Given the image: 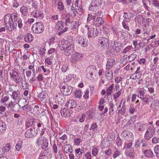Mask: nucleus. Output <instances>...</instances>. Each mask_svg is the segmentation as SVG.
I'll list each match as a JSON object with an SVG mask.
<instances>
[{"mask_svg":"<svg viewBox=\"0 0 159 159\" xmlns=\"http://www.w3.org/2000/svg\"><path fill=\"white\" fill-rule=\"evenodd\" d=\"M61 50L64 51V54L68 56L74 52V45L71 39L62 40L58 45Z\"/></svg>","mask_w":159,"mask_h":159,"instance_id":"nucleus-1","label":"nucleus"},{"mask_svg":"<svg viewBox=\"0 0 159 159\" xmlns=\"http://www.w3.org/2000/svg\"><path fill=\"white\" fill-rule=\"evenodd\" d=\"M10 80L16 84H19L20 82L21 79L20 73L15 70H11L9 73Z\"/></svg>","mask_w":159,"mask_h":159,"instance_id":"nucleus-2","label":"nucleus"},{"mask_svg":"<svg viewBox=\"0 0 159 159\" xmlns=\"http://www.w3.org/2000/svg\"><path fill=\"white\" fill-rule=\"evenodd\" d=\"M83 54L80 52H75L71 54L70 61L72 64H75L82 61L83 59Z\"/></svg>","mask_w":159,"mask_h":159,"instance_id":"nucleus-3","label":"nucleus"},{"mask_svg":"<svg viewBox=\"0 0 159 159\" xmlns=\"http://www.w3.org/2000/svg\"><path fill=\"white\" fill-rule=\"evenodd\" d=\"M4 22L6 30L7 31L12 32L16 28L17 26V23L12 22L8 20V18L7 19L4 18Z\"/></svg>","mask_w":159,"mask_h":159,"instance_id":"nucleus-4","label":"nucleus"},{"mask_svg":"<svg viewBox=\"0 0 159 159\" xmlns=\"http://www.w3.org/2000/svg\"><path fill=\"white\" fill-rule=\"evenodd\" d=\"M44 27L43 23L36 22L34 24L32 27L33 31L37 34H40L43 31Z\"/></svg>","mask_w":159,"mask_h":159,"instance_id":"nucleus-5","label":"nucleus"},{"mask_svg":"<svg viewBox=\"0 0 159 159\" xmlns=\"http://www.w3.org/2000/svg\"><path fill=\"white\" fill-rule=\"evenodd\" d=\"M60 88L62 93L66 96L70 95L73 90V88L68 86L65 84H61L60 85Z\"/></svg>","mask_w":159,"mask_h":159,"instance_id":"nucleus-6","label":"nucleus"},{"mask_svg":"<svg viewBox=\"0 0 159 159\" xmlns=\"http://www.w3.org/2000/svg\"><path fill=\"white\" fill-rule=\"evenodd\" d=\"M36 143L39 146L41 145L42 149H46L48 146V143L47 139L41 136L39 137L36 141Z\"/></svg>","mask_w":159,"mask_h":159,"instance_id":"nucleus-7","label":"nucleus"},{"mask_svg":"<svg viewBox=\"0 0 159 159\" xmlns=\"http://www.w3.org/2000/svg\"><path fill=\"white\" fill-rule=\"evenodd\" d=\"M99 42L103 50L107 49L109 47V44L107 39L103 37H100L99 39Z\"/></svg>","mask_w":159,"mask_h":159,"instance_id":"nucleus-8","label":"nucleus"},{"mask_svg":"<svg viewBox=\"0 0 159 159\" xmlns=\"http://www.w3.org/2000/svg\"><path fill=\"white\" fill-rule=\"evenodd\" d=\"M155 132L154 126L153 125L150 126L145 133L144 135L145 139L149 140L153 136Z\"/></svg>","mask_w":159,"mask_h":159,"instance_id":"nucleus-9","label":"nucleus"},{"mask_svg":"<svg viewBox=\"0 0 159 159\" xmlns=\"http://www.w3.org/2000/svg\"><path fill=\"white\" fill-rule=\"evenodd\" d=\"M76 42L83 47H86L88 45V40L84 36H78L76 37Z\"/></svg>","mask_w":159,"mask_h":159,"instance_id":"nucleus-10","label":"nucleus"},{"mask_svg":"<svg viewBox=\"0 0 159 159\" xmlns=\"http://www.w3.org/2000/svg\"><path fill=\"white\" fill-rule=\"evenodd\" d=\"M121 135L125 139L129 141H132L134 140V135L130 131H124L122 132Z\"/></svg>","mask_w":159,"mask_h":159,"instance_id":"nucleus-11","label":"nucleus"},{"mask_svg":"<svg viewBox=\"0 0 159 159\" xmlns=\"http://www.w3.org/2000/svg\"><path fill=\"white\" fill-rule=\"evenodd\" d=\"M8 92H11L12 94L11 95V98L14 101L17 102H19L20 100V92L18 91H16L11 89L10 91H8Z\"/></svg>","mask_w":159,"mask_h":159,"instance_id":"nucleus-12","label":"nucleus"},{"mask_svg":"<svg viewBox=\"0 0 159 159\" xmlns=\"http://www.w3.org/2000/svg\"><path fill=\"white\" fill-rule=\"evenodd\" d=\"M5 19L8 18V20L12 22L17 23V20H18V15L17 13H13L11 14H7L5 16Z\"/></svg>","mask_w":159,"mask_h":159,"instance_id":"nucleus-13","label":"nucleus"},{"mask_svg":"<svg viewBox=\"0 0 159 159\" xmlns=\"http://www.w3.org/2000/svg\"><path fill=\"white\" fill-rule=\"evenodd\" d=\"M147 125L141 122H137L134 125V127L136 131H143L146 128Z\"/></svg>","mask_w":159,"mask_h":159,"instance_id":"nucleus-14","label":"nucleus"},{"mask_svg":"<svg viewBox=\"0 0 159 159\" xmlns=\"http://www.w3.org/2000/svg\"><path fill=\"white\" fill-rule=\"evenodd\" d=\"M31 14L35 18L42 19L43 17V13L39 9L33 10Z\"/></svg>","mask_w":159,"mask_h":159,"instance_id":"nucleus-15","label":"nucleus"},{"mask_svg":"<svg viewBox=\"0 0 159 159\" xmlns=\"http://www.w3.org/2000/svg\"><path fill=\"white\" fill-rule=\"evenodd\" d=\"M98 34V31L96 29L91 28L88 31V35L89 38H94L97 36Z\"/></svg>","mask_w":159,"mask_h":159,"instance_id":"nucleus-16","label":"nucleus"},{"mask_svg":"<svg viewBox=\"0 0 159 159\" xmlns=\"http://www.w3.org/2000/svg\"><path fill=\"white\" fill-rule=\"evenodd\" d=\"M123 48L122 43L117 41H114V44L112 47L113 49L117 52H119Z\"/></svg>","mask_w":159,"mask_h":159,"instance_id":"nucleus-17","label":"nucleus"},{"mask_svg":"<svg viewBox=\"0 0 159 159\" xmlns=\"http://www.w3.org/2000/svg\"><path fill=\"white\" fill-rule=\"evenodd\" d=\"M60 112L61 115L65 117H70L72 113V111L70 110H67L65 108H62Z\"/></svg>","mask_w":159,"mask_h":159,"instance_id":"nucleus-18","label":"nucleus"},{"mask_svg":"<svg viewBox=\"0 0 159 159\" xmlns=\"http://www.w3.org/2000/svg\"><path fill=\"white\" fill-rule=\"evenodd\" d=\"M77 105L76 101L73 99H71L67 101L65 104L66 106L69 108H75Z\"/></svg>","mask_w":159,"mask_h":159,"instance_id":"nucleus-19","label":"nucleus"},{"mask_svg":"<svg viewBox=\"0 0 159 159\" xmlns=\"http://www.w3.org/2000/svg\"><path fill=\"white\" fill-rule=\"evenodd\" d=\"M115 63V60L113 58L109 59L107 61L105 69L107 70H109Z\"/></svg>","mask_w":159,"mask_h":159,"instance_id":"nucleus-20","label":"nucleus"},{"mask_svg":"<svg viewBox=\"0 0 159 159\" xmlns=\"http://www.w3.org/2000/svg\"><path fill=\"white\" fill-rule=\"evenodd\" d=\"M35 135L34 129L32 128L27 130L25 134V137L27 138H33Z\"/></svg>","mask_w":159,"mask_h":159,"instance_id":"nucleus-21","label":"nucleus"},{"mask_svg":"<svg viewBox=\"0 0 159 159\" xmlns=\"http://www.w3.org/2000/svg\"><path fill=\"white\" fill-rule=\"evenodd\" d=\"M144 91L145 90L144 89L141 88L138 89L136 91L138 97L142 100H143L145 98V97H144Z\"/></svg>","mask_w":159,"mask_h":159,"instance_id":"nucleus-22","label":"nucleus"},{"mask_svg":"<svg viewBox=\"0 0 159 159\" xmlns=\"http://www.w3.org/2000/svg\"><path fill=\"white\" fill-rule=\"evenodd\" d=\"M133 16V14L131 12H124L123 17L124 19V20L125 22H128L131 18Z\"/></svg>","mask_w":159,"mask_h":159,"instance_id":"nucleus-23","label":"nucleus"},{"mask_svg":"<svg viewBox=\"0 0 159 159\" xmlns=\"http://www.w3.org/2000/svg\"><path fill=\"white\" fill-rule=\"evenodd\" d=\"M143 152L146 157L151 158L153 157L152 152L150 149H147L143 151Z\"/></svg>","mask_w":159,"mask_h":159,"instance_id":"nucleus-24","label":"nucleus"},{"mask_svg":"<svg viewBox=\"0 0 159 159\" xmlns=\"http://www.w3.org/2000/svg\"><path fill=\"white\" fill-rule=\"evenodd\" d=\"M113 75V73L111 70H107L105 72V76L106 79L109 81L112 79Z\"/></svg>","mask_w":159,"mask_h":159,"instance_id":"nucleus-25","label":"nucleus"},{"mask_svg":"<svg viewBox=\"0 0 159 159\" xmlns=\"http://www.w3.org/2000/svg\"><path fill=\"white\" fill-rule=\"evenodd\" d=\"M20 11L21 13L25 16H26L28 13V10L27 7L24 6L21 7Z\"/></svg>","mask_w":159,"mask_h":159,"instance_id":"nucleus-26","label":"nucleus"},{"mask_svg":"<svg viewBox=\"0 0 159 159\" xmlns=\"http://www.w3.org/2000/svg\"><path fill=\"white\" fill-rule=\"evenodd\" d=\"M104 22V19L102 17H97L95 22V24L97 26H100L102 25Z\"/></svg>","mask_w":159,"mask_h":159,"instance_id":"nucleus-27","label":"nucleus"},{"mask_svg":"<svg viewBox=\"0 0 159 159\" xmlns=\"http://www.w3.org/2000/svg\"><path fill=\"white\" fill-rule=\"evenodd\" d=\"M36 120L34 119H30L28 120L25 123V125L27 128L34 126L35 125V121Z\"/></svg>","mask_w":159,"mask_h":159,"instance_id":"nucleus-28","label":"nucleus"},{"mask_svg":"<svg viewBox=\"0 0 159 159\" xmlns=\"http://www.w3.org/2000/svg\"><path fill=\"white\" fill-rule=\"evenodd\" d=\"M24 39L26 42H30L33 40V37L31 34L27 33L25 35Z\"/></svg>","mask_w":159,"mask_h":159,"instance_id":"nucleus-29","label":"nucleus"},{"mask_svg":"<svg viewBox=\"0 0 159 159\" xmlns=\"http://www.w3.org/2000/svg\"><path fill=\"white\" fill-rule=\"evenodd\" d=\"M144 141H143L142 139H138L137 141L136 142L135 146L136 147H139L140 146L144 147L146 145V144H145V143H143Z\"/></svg>","mask_w":159,"mask_h":159,"instance_id":"nucleus-30","label":"nucleus"},{"mask_svg":"<svg viewBox=\"0 0 159 159\" xmlns=\"http://www.w3.org/2000/svg\"><path fill=\"white\" fill-rule=\"evenodd\" d=\"M125 153L127 156H129L132 158L134 157L135 156L134 150L133 149L125 150Z\"/></svg>","mask_w":159,"mask_h":159,"instance_id":"nucleus-31","label":"nucleus"},{"mask_svg":"<svg viewBox=\"0 0 159 159\" xmlns=\"http://www.w3.org/2000/svg\"><path fill=\"white\" fill-rule=\"evenodd\" d=\"M109 114L110 115H113L114 111V105L111 102H110L109 103Z\"/></svg>","mask_w":159,"mask_h":159,"instance_id":"nucleus-32","label":"nucleus"},{"mask_svg":"<svg viewBox=\"0 0 159 159\" xmlns=\"http://www.w3.org/2000/svg\"><path fill=\"white\" fill-rule=\"evenodd\" d=\"M92 2L98 9L102 5V1L101 0H93Z\"/></svg>","mask_w":159,"mask_h":159,"instance_id":"nucleus-33","label":"nucleus"},{"mask_svg":"<svg viewBox=\"0 0 159 159\" xmlns=\"http://www.w3.org/2000/svg\"><path fill=\"white\" fill-rule=\"evenodd\" d=\"M19 102H17L11 109L13 111H19V108L20 106L19 105Z\"/></svg>","mask_w":159,"mask_h":159,"instance_id":"nucleus-34","label":"nucleus"},{"mask_svg":"<svg viewBox=\"0 0 159 159\" xmlns=\"http://www.w3.org/2000/svg\"><path fill=\"white\" fill-rule=\"evenodd\" d=\"M7 127L4 122L0 120V132L2 133L6 129Z\"/></svg>","mask_w":159,"mask_h":159,"instance_id":"nucleus-35","label":"nucleus"},{"mask_svg":"<svg viewBox=\"0 0 159 159\" xmlns=\"http://www.w3.org/2000/svg\"><path fill=\"white\" fill-rule=\"evenodd\" d=\"M64 24L62 21H59L55 25L56 29L59 30H62L63 28Z\"/></svg>","mask_w":159,"mask_h":159,"instance_id":"nucleus-36","label":"nucleus"},{"mask_svg":"<svg viewBox=\"0 0 159 159\" xmlns=\"http://www.w3.org/2000/svg\"><path fill=\"white\" fill-rule=\"evenodd\" d=\"M72 149L70 144H66L65 146L64 151L65 153L72 152Z\"/></svg>","mask_w":159,"mask_h":159,"instance_id":"nucleus-37","label":"nucleus"},{"mask_svg":"<svg viewBox=\"0 0 159 159\" xmlns=\"http://www.w3.org/2000/svg\"><path fill=\"white\" fill-rule=\"evenodd\" d=\"M139 72H136L134 74H133L130 77V79H132L133 80H136L139 79L140 78L141 75H139Z\"/></svg>","mask_w":159,"mask_h":159,"instance_id":"nucleus-38","label":"nucleus"},{"mask_svg":"<svg viewBox=\"0 0 159 159\" xmlns=\"http://www.w3.org/2000/svg\"><path fill=\"white\" fill-rule=\"evenodd\" d=\"M113 87L114 84H112L107 88L106 91L107 95V96H109L111 95Z\"/></svg>","mask_w":159,"mask_h":159,"instance_id":"nucleus-39","label":"nucleus"},{"mask_svg":"<svg viewBox=\"0 0 159 159\" xmlns=\"http://www.w3.org/2000/svg\"><path fill=\"white\" fill-rule=\"evenodd\" d=\"M132 145V143L130 141H129V142H126L124 144V148H125L126 150H129L132 149L131 147Z\"/></svg>","mask_w":159,"mask_h":159,"instance_id":"nucleus-40","label":"nucleus"},{"mask_svg":"<svg viewBox=\"0 0 159 159\" xmlns=\"http://www.w3.org/2000/svg\"><path fill=\"white\" fill-rule=\"evenodd\" d=\"M9 97L6 95L2 94L1 100V102L2 103L7 102L9 99Z\"/></svg>","mask_w":159,"mask_h":159,"instance_id":"nucleus-41","label":"nucleus"},{"mask_svg":"<svg viewBox=\"0 0 159 159\" xmlns=\"http://www.w3.org/2000/svg\"><path fill=\"white\" fill-rule=\"evenodd\" d=\"M82 92L81 90L77 89L75 93V96L78 98H80L82 96Z\"/></svg>","mask_w":159,"mask_h":159,"instance_id":"nucleus-42","label":"nucleus"},{"mask_svg":"<svg viewBox=\"0 0 159 159\" xmlns=\"http://www.w3.org/2000/svg\"><path fill=\"white\" fill-rule=\"evenodd\" d=\"M143 18L141 15L137 16L135 18V21H137L139 23H141L142 22H143Z\"/></svg>","mask_w":159,"mask_h":159,"instance_id":"nucleus-43","label":"nucleus"},{"mask_svg":"<svg viewBox=\"0 0 159 159\" xmlns=\"http://www.w3.org/2000/svg\"><path fill=\"white\" fill-rule=\"evenodd\" d=\"M16 102H17L16 101L13 102L12 101H11L5 104L6 107L8 108L11 109Z\"/></svg>","mask_w":159,"mask_h":159,"instance_id":"nucleus-44","label":"nucleus"},{"mask_svg":"<svg viewBox=\"0 0 159 159\" xmlns=\"http://www.w3.org/2000/svg\"><path fill=\"white\" fill-rule=\"evenodd\" d=\"M46 95L45 92H43L39 94L38 95V98L41 101H43L46 97Z\"/></svg>","mask_w":159,"mask_h":159,"instance_id":"nucleus-45","label":"nucleus"},{"mask_svg":"<svg viewBox=\"0 0 159 159\" xmlns=\"http://www.w3.org/2000/svg\"><path fill=\"white\" fill-rule=\"evenodd\" d=\"M32 2V6L34 10L38 9V2L36 1L33 2L32 0H30V1H29L30 3Z\"/></svg>","mask_w":159,"mask_h":159,"instance_id":"nucleus-46","label":"nucleus"},{"mask_svg":"<svg viewBox=\"0 0 159 159\" xmlns=\"http://www.w3.org/2000/svg\"><path fill=\"white\" fill-rule=\"evenodd\" d=\"M154 150L156 156L157 157L159 158V145H156L154 147Z\"/></svg>","mask_w":159,"mask_h":159,"instance_id":"nucleus-47","label":"nucleus"},{"mask_svg":"<svg viewBox=\"0 0 159 159\" xmlns=\"http://www.w3.org/2000/svg\"><path fill=\"white\" fill-rule=\"evenodd\" d=\"M58 7L60 11H63L64 9V6L63 3L61 1H59L58 3Z\"/></svg>","mask_w":159,"mask_h":159,"instance_id":"nucleus-48","label":"nucleus"},{"mask_svg":"<svg viewBox=\"0 0 159 159\" xmlns=\"http://www.w3.org/2000/svg\"><path fill=\"white\" fill-rule=\"evenodd\" d=\"M70 10L71 11H72V13H71V16L72 17H75V16L76 15V11L75 9V8L73 4H72L71 6H70Z\"/></svg>","mask_w":159,"mask_h":159,"instance_id":"nucleus-49","label":"nucleus"},{"mask_svg":"<svg viewBox=\"0 0 159 159\" xmlns=\"http://www.w3.org/2000/svg\"><path fill=\"white\" fill-rule=\"evenodd\" d=\"M21 108L23 110L27 112L30 111L31 107L29 105L26 104L24 106H22Z\"/></svg>","mask_w":159,"mask_h":159,"instance_id":"nucleus-50","label":"nucleus"},{"mask_svg":"<svg viewBox=\"0 0 159 159\" xmlns=\"http://www.w3.org/2000/svg\"><path fill=\"white\" fill-rule=\"evenodd\" d=\"M22 141H19L16 145V149L18 151L20 150L21 148L22 147Z\"/></svg>","mask_w":159,"mask_h":159,"instance_id":"nucleus-51","label":"nucleus"},{"mask_svg":"<svg viewBox=\"0 0 159 159\" xmlns=\"http://www.w3.org/2000/svg\"><path fill=\"white\" fill-rule=\"evenodd\" d=\"M126 112L125 106L122 105V108L118 111V114L120 113L121 115H124Z\"/></svg>","mask_w":159,"mask_h":159,"instance_id":"nucleus-52","label":"nucleus"},{"mask_svg":"<svg viewBox=\"0 0 159 159\" xmlns=\"http://www.w3.org/2000/svg\"><path fill=\"white\" fill-rule=\"evenodd\" d=\"M70 16L69 13H68L66 15L65 19L66 21V25H67L68 23H70Z\"/></svg>","mask_w":159,"mask_h":159,"instance_id":"nucleus-53","label":"nucleus"},{"mask_svg":"<svg viewBox=\"0 0 159 159\" xmlns=\"http://www.w3.org/2000/svg\"><path fill=\"white\" fill-rule=\"evenodd\" d=\"M98 9L95 6V5H93V3L91 2L89 7V11H93Z\"/></svg>","mask_w":159,"mask_h":159,"instance_id":"nucleus-54","label":"nucleus"},{"mask_svg":"<svg viewBox=\"0 0 159 159\" xmlns=\"http://www.w3.org/2000/svg\"><path fill=\"white\" fill-rule=\"evenodd\" d=\"M136 55L134 54H132L128 57V60L131 61L134 60L136 57Z\"/></svg>","mask_w":159,"mask_h":159,"instance_id":"nucleus-55","label":"nucleus"},{"mask_svg":"<svg viewBox=\"0 0 159 159\" xmlns=\"http://www.w3.org/2000/svg\"><path fill=\"white\" fill-rule=\"evenodd\" d=\"M68 65L67 64H63L61 66V71L63 72H65L66 71L67 69L68 68Z\"/></svg>","mask_w":159,"mask_h":159,"instance_id":"nucleus-56","label":"nucleus"},{"mask_svg":"<svg viewBox=\"0 0 159 159\" xmlns=\"http://www.w3.org/2000/svg\"><path fill=\"white\" fill-rule=\"evenodd\" d=\"M88 118L90 119H93L95 116V113L92 111H89L88 112Z\"/></svg>","mask_w":159,"mask_h":159,"instance_id":"nucleus-57","label":"nucleus"},{"mask_svg":"<svg viewBox=\"0 0 159 159\" xmlns=\"http://www.w3.org/2000/svg\"><path fill=\"white\" fill-rule=\"evenodd\" d=\"M52 149L54 152V156H55V154L57 153L58 149L57 145L55 143H54L52 146Z\"/></svg>","mask_w":159,"mask_h":159,"instance_id":"nucleus-58","label":"nucleus"},{"mask_svg":"<svg viewBox=\"0 0 159 159\" xmlns=\"http://www.w3.org/2000/svg\"><path fill=\"white\" fill-rule=\"evenodd\" d=\"M120 151H119L117 149H116L113 154V157L114 158H116L117 157L119 156L120 154Z\"/></svg>","mask_w":159,"mask_h":159,"instance_id":"nucleus-59","label":"nucleus"},{"mask_svg":"<svg viewBox=\"0 0 159 159\" xmlns=\"http://www.w3.org/2000/svg\"><path fill=\"white\" fill-rule=\"evenodd\" d=\"M18 26L19 29H20L23 26V24L22 22V20L21 18H18L17 21Z\"/></svg>","mask_w":159,"mask_h":159,"instance_id":"nucleus-60","label":"nucleus"},{"mask_svg":"<svg viewBox=\"0 0 159 159\" xmlns=\"http://www.w3.org/2000/svg\"><path fill=\"white\" fill-rule=\"evenodd\" d=\"M75 9L78 10L80 13H82L83 12V7L82 6L81 4H79V6L75 7Z\"/></svg>","mask_w":159,"mask_h":159,"instance_id":"nucleus-61","label":"nucleus"},{"mask_svg":"<svg viewBox=\"0 0 159 159\" xmlns=\"http://www.w3.org/2000/svg\"><path fill=\"white\" fill-rule=\"evenodd\" d=\"M78 22L76 21H74L71 23V27L73 29H76L78 27Z\"/></svg>","mask_w":159,"mask_h":159,"instance_id":"nucleus-62","label":"nucleus"},{"mask_svg":"<svg viewBox=\"0 0 159 159\" xmlns=\"http://www.w3.org/2000/svg\"><path fill=\"white\" fill-rule=\"evenodd\" d=\"M121 92L120 91H119L113 95V98L114 99H116L118 98L121 95Z\"/></svg>","mask_w":159,"mask_h":159,"instance_id":"nucleus-63","label":"nucleus"},{"mask_svg":"<svg viewBox=\"0 0 159 159\" xmlns=\"http://www.w3.org/2000/svg\"><path fill=\"white\" fill-rule=\"evenodd\" d=\"M11 146L9 143H7L4 147V149L6 152L9 151L11 149Z\"/></svg>","mask_w":159,"mask_h":159,"instance_id":"nucleus-64","label":"nucleus"}]
</instances>
